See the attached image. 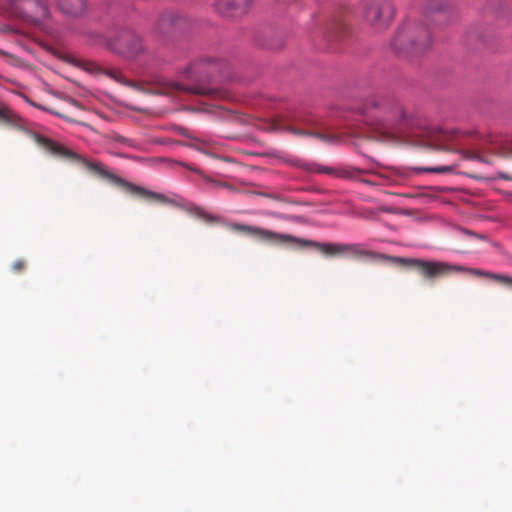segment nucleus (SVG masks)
Returning a JSON list of instances; mask_svg holds the SVG:
<instances>
[{
  "mask_svg": "<svg viewBox=\"0 0 512 512\" xmlns=\"http://www.w3.org/2000/svg\"><path fill=\"white\" fill-rule=\"evenodd\" d=\"M187 167L189 168V170L197 171L196 169H194V168H192V167H189V166H187Z\"/></svg>",
  "mask_w": 512,
  "mask_h": 512,
  "instance_id": "nucleus-21",
  "label": "nucleus"
},
{
  "mask_svg": "<svg viewBox=\"0 0 512 512\" xmlns=\"http://www.w3.org/2000/svg\"><path fill=\"white\" fill-rule=\"evenodd\" d=\"M429 14H443L449 16L452 13V7L447 0H431L427 5Z\"/></svg>",
  "mask_w": 512,
  "mask_h": 512,
  "instance_id": "nucleus-13",
  "label": "nucleus"
},
{
  "mask_svg": "<svg viewBox=\"0 0 512 512\" xmlns=\"http://www.w3.org/2000/svg\"><path fill=\"white\" fill-rule=\"evenodd\" d=\"M301 167L312 173H324L335 177H343L344 173L336 168L324 166L318 163H304Z\"/></svg>",
  "mask_w": 512,
  "mask_h": 512,
  "instance_id": "nucleus-12",
  "label": "nucleus"
},
{
  "mask_svg": "<svg viewBox=\"0 0 512 512\" xmlns=\"http://www.w3.org/2000/svg\"><path fill=\"white\" fill-rule=\"evenodd\" d=\"M177 89L184 90L188 93L195 94V95H201V96H209V97H216L219 95V91L213 88H207L202 86H183V85H177Z\"/></svg>",
  "mask_w": 512,
  "mask_h": 512,
  "instance_id": "nucleus-14",
  "label": "nucleus"
},
{
  "mask_svg": "<svg viewBox=\"0 0 512 512\" xmlns=\"http://www.w3.org/2000/svg\"><path fill=\"white\" fill-rule=\"evenodd\" d=\"M59 9L66 15L77 17L86 9L85 0H58Z\"/></svg>",
  "mask_w": 512,
  "mask_h": 512,
  "instance_id": "nucleus-10",
  "label": "nucleus"
},
{
  "mask_svg": "<svg viewBox=\"0 0 512 512\" xmlns=\"http://www.w3.org/2000/svg\"><path fill=\"white\" fill-rule=\"evenodd\" d=\"M345 254H351L356 257L380 258L402 266L411 267L416 269L423 279L429 282H433L438 278L448 276L454 272H461L480 278L485 277L501 284L512 285V277L508 275L497 274L479 268H470L444 261L422 260L417 258H404L377 254L365 250L360 244H345Z\"/></svg>",
  "mask_w": 512,
  "mask_h": 512,
  "instance_id": "nucleus-1",
  "label": "nucleus"
},
{
  "mask_svg": "<svg viewBox=\"0 0 512 512\" xmlns=\"http://www.w3.org/2000/svg\"><path fill=\"white\" fill-rule=\"evenodd\" d=\"M288 131L296 134V135H310V136H314L320 140H324L326 141L327 138L320 134V133H311V132H308V131H305V130H299V129H294V128H287Z\"/></svg>",
  "mask_w": 512,
  "mask_h": 512,
  "instance_id": "nucleus-17",
  "label": "nucleus"
},
{
  "mask_svg": "<svg viewBox=\"0 0 512 512\" xmlns=\"http://www.w3.org/2000/svg\"><path fill=\"white\" fill-rule=\"evenodd\" d=\"M8 12L29 24L43 25L49 18V8L46 0H6Z\"/></svg>",
  "mask_w": 512,
  "mask_h": 512,
  "instance_id": "nucleus-5",
  "label": "nucleus"
},
{
  "mask_svg": "<svg viewBox=\"0 0 512 512\" xmlns=\"http://www.w3.org/2000/svg\"><path fill=\"white\" fill-rule=\"evenodd\" d=\"M18 120V116L6 104L0 102V121L13 124Z\"/></svg>",
  "mask_w": 512,
  "mask_h": 512,
  "instance_id": "nucleus-15",
  "label": "nucleus"
},
{
  "mask_svg": "<svg viewBox=\"0 0 512 512\" xmlns=\"http://www.w3.org/2000/svg\"><path fill=\"white\" fill-rule=\"evenodd\" d=\"M250 0H218L216 8L225 17H238L246 13Z\"/></svg>",
  "mask_w": 512,
  "mask_h": 512,
  "instance_id": "nucleus-9",
  "label": "nucleus"
},
{
  "mask_svg": "<svg viewBox=\"0 0 512 512\" xmlns=\"http://www.w3.org/2000/svg\"><path fill=\"white\" fill-rule=\"evenodd\" d=\"M427 171H429V172H439V173H442V172L447 171V168H446V167H441V168H431V169H427Z\"/></svg>",
  "mask_w": 512,
  "mask_h": 512,
  "instance_id": "nucleus-20",
  "label": "nucleus"
},
{
  "mask_svg": "<svg viewBox=\"0 0 512 512\" xmlns=\"http://www.w3.org/2000/svg\"><path fill=\"white\" fill-rule=\"evenodd\" d=\"M221 66L220 60L207 57L192 63L188 68V74L195 80L207 79L215 73L221 72Z\"/></svg>",
  "mask_w": 512,
  "mask_h": 512,
  "instance_id": "nucleus-7",
  "label": "nucleus"
},
{
  "mask_svg": "<svg viewBox=\"0 0 512 512\" xmlns=\"http://www.w3.org/2000/svg\"><path fill=\"white\" fill-rule=\"evenodd\" d=\"M420 135L427 139L426 144L429 146H437L446 139L445 132L436 127H426Z\"/></svg>",
  "mask_w": 512,
  "mask_h": 512,
  "instance_id": "nucleus-11",
  "label": "nucleus"
},
{
  "mask_svg": "<svg viewBox=\"0 0 512 512\" xmlns=\"http://www.w3.org/2000/svg\"><path fill=\"white\" fill-rule=\"evenodd\" d=\"M432 43L429 30L415 23H406L402 25L393 41V49L406 56H418L427 51Z\"/></svg>",
  "mask_w": 512,
  "mask_h": 512,
  "instance_id": "nucleus-4",
  "label": "nucleus"
},
{
  "mask_svg": "<svg viewBox=\"0 0 512 512\" xmlns=\"http://www.w3.org/2000/svg\"><path fill=\"white\" fill-rule=\"evenodd\" d=\"M34 139L37 144H39L41 147L51 152L52 154L66 157L74 161H78L90 172L99 175L102 178L110 179L116 183L121 184L128 193L134 196L146 199L150 202H157L162 204H168L172 202L164 194L148 190L144 187L135 185L133 183L118 178L112 172H110L103 163L91 161L87 158H84L81 155H78L77 153L68 149L67 147L62 146L45 136L35 134Z\"/></svg>",
  "mask_w": 512,
  "mask_h": 512,
  "instance_id": "nucleus-2",
  "label": "nucleus"
},
{
  "mask_svg": "<svg viewBox=\"0 0 512 512\" xmlns=\"http://www.w3.org/2000/svg\"><path fill=\"white\" fill-rule=\"evenodd\" d=\"M26 268V262L22 259L16 260L12 264V270L16 273L22 272Z\"/></svg>",
  "mask_w": 512,
  "mask_h": 512,
  "instance_id": "nucleus-18",
  "label": "nucleus"
},
{
  "mask_svg": "<svg viewBox=\"0 0 512 512\" xmlns=\"http://www.w3.org/2000/svg\"><path fill=\"white\" fill-rule=\"evenodd\" d=\"M24 98H25V100H26V102H27V103H29L31 106H33V107H35V108H38V109H41V110L47 111V112H49V113H51V114H54V115H57V116H59V117H61V118L68 119V117H67V116H65L64 114H62V113H60V112H58V111H55V110H52V109L47 108V107H45V106H42V105H40V104H38V103L34 102L33 100H31V99H30V98H28V97H24Z\"/></svg>",
  "mask_w": 512,
  "mask_h": 512,
  "instance_id": "nucleus-16",
  "label": "nucleus"
},
{
  "mask_svg": "<svg viewBox=\"0 0 512 512\" xmlns=\"http://www.w3.org/2000/svg\"><path fill=\"white\" fill-rule=\"evenodd\" d=\"M360 112L365 115L367 124L375 130L388 132L414 126L412 113L394 98L369 97Z\"/></svg>",
  "mask_w": 512,
  "mask_h": 512,
  "instance_id": "nucleus-3",
  "label": "nucleus"
},
{
  "mask_svg": "<svg viewBox=\"0 0 512 512\" xmlns=\"http://www.w3.org/2000/svg\"><path fill=\"white\" fill-rule=\"evenodd\" d=\"M214 184L219 186V187H223V188H226V189H229V190H234V188L232 186H230L229 184L224 183V182H214Z\"/></svg>",
  "mask_w": 512,
  "mask_h": 512,
  "instance_id": "nucleus-19",
  "label": "nucleus"
},
{
  "mask_svg": "<svg viewBox=\"0 0 512 512\" xmlns=\"http://www.w3.org/2000/svg\"><path fill=\"white\" fill-rule=\"evenodd\" d=\"M394 9L388 0H365L364 18L375 29H383L392 21Z\"/></svg>",
  "mask_w": 512,
  "mask_h": 512,
  "instance_id": "nucleus-6",
  "label": "nucleus"
},
{
  "mask_svg": "<svg viewBox=\"0 0 512 512\" xmlns=\"http://www.w3.org/2000/svg\"><path fill=\"white\" fill-rule=\"evenodd\" d=\"M118 44L120 53L127 58H136L145 52L142 38L133 32L123 34Z\"/></svg>",
  "mask_w": 512,
  "mask_h": 512,
  "instance_id": "nucleus-8",
  "label": "nucleus"
}]
</instances>
